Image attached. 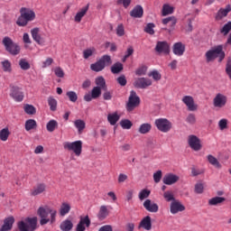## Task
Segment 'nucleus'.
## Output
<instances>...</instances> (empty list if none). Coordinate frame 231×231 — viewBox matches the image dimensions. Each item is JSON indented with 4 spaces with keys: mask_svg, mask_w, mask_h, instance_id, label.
I'll return each mask as SVG.
<instances>
[{
    "mask_svg": "<svg viewBox=\"0 0 231 231\" xmlns=\"http://www.w3.org/2000/svg\"><path fill=\"white\" fill-rule=\"evenodd\" d=\"M35 17H37V15L35 14V11H33V9L22 7L20 9V16L16 21V24L17 26H27L29 23L35 21Z\"/></svg>",
    "mask_w": 231,
    "mask_h": 231,
    "instance_id": "obj_1",
    "label": "nucleus"
},
{
    "mask_svg": "<svg viewBox=\"0 0 231 231\" xmlns=\"http://www.w3.org/2000/svg\"><path fill=\"white\" fill-rule=\"evenodd\" d=\"M217 58L219 59V62H221V60L225 59V51H223V45L215 46L206 52V59L208 62H211V60H214Z\"/></svg>",
    "mask_w": 231,
    "mask_h": 231,
    "instance_id": "obj_2",
    "label": "nucleus"
},
{
    "mask_svg": "<svg viewBox=\"0 0 231 231\" xmlns=\"http://www.w3.org/2000/svg\"><path fill=\"white\" fill-rule=\"evenodd\" d=\"M2 44L11 55H19V53H21V47L19 44L14 42V40L8 36L4 37Z\"/></svg>",
    "mask_w": 231,
    "mask_h": 231,
    "instance_id": "obj_3",
    "label": "nucleus"
},
{
    "mask_svg": "<svg viewBox=\"0 0 231 231\" xmlns=\"http://www.w3.org/2000/svg\"><path fill=\"white\" fill-rule=\"evenodd\" d=\"M82 141H74V142H64L63 143V149L65 151H69L73 152L75 156H80L82 154Z\"/></svg>",
    "mask_w": 231,
    "mask_h": 231,
    "instance_id": "obj_4",
    "label": "nucleus"
},
{
    "mask_svg": "<svg viewBox=\"0 0 231 231\" xmlns=\"http://www.w3.org/2000/svg\"><path fill=\"white\" fill-rule=\"evenodd\" d=\"M20 231H33L37 228V217H27L24 221L18 222Z\"/></svg>",
    "mask_w": 231,
    "mask_h": 231,
    "instance_id": "obj_5",
    "label": "nucleus"
},
{
    "mask_svg": "<svg viewBox=\"0 0 231 231\" xmlns=\"http://www.w3.org/2000/svg\"><path fill=\"white\" fill-rule=\"evenodd\" d=\"M112 64L111 56L104 55L98 61L90 65V69L92 71H102L106 66H110Z\"/></svg>",
    "mask_w": 231,
    "mask_h": 231,
    "instance_id": "obj_6",
    "label": "nucleus"
},
{
    "mask_svg": "<svg viewBox=\"0 0 231 231\" xmlns=\"http://www.w3.org/2000/svg\"><path fill=\"white\" fill-rule=\"evenodd\" d=\"M155 127L161 133H169L172 129V123L167 118H158L155 120Z\"/></svg>",
    "mask_w": 231,
    "mask_h": 231,
    "instance_id": "obj_7",
    "label": "nucleus"
},
{
    "mask_svg": "<svg viewBox=\"0 0 231 231\" xmlns=\"http://www.w3.org/2000/svg\"><path fill=\"white\" fill-rule=\"evenodd\" d=\"M139 106H140V97L136 95V92L134 90H132L130 92L128 102L126 104V110L129 112L134 111V108L138 107Z\"/></svg>",
    "mask_w": 231,
    "mask_h": 231,
    "instance_id": "obj_8",
    "label": "nucleus"
},
{
    "mask_svg": "<svg viewBox=\"0 0 231 231\" xmlns=\"http://www.w3.org/2000/svg\"><path fill=\"white\" fill-rule=\"evenodd\" d=\"M228 102V97L223 93H217L213 98V106L216 109H223Z\"/></svg>",
    "mask_w": 231,
    "mask_h": 231,
    "instance_id": "obj_9",
    "label": "nucleus"
},
{
    "mask_svg": "<svg viewBox=\"0 0 231 231\" xmlns=\"http://www.w3.org/2000/svg\"><path fill=\"white\" fill-rule=\"evenodd\" d=\"M188 145L192 149V151H201L203 144H201V139L199 137L190 134L188 136Z\"/></svg>",
    "mask_w": 231,
    "mask_h": 231,
    "instance_id": "obj_10",
    "label": "nucleus"
},
{
    "mask_svg": "<svg viewBox=\"0 0 231 231\" xmlns=\"http://www.w3.org/2000/svg\"><path fill=\"white\" fill-rule=\"evenodd\" d=\"M50 212H51V208L48 206L40 207L38 208V216L41 217V225H47V223H50V218L48 217Z\"/></svg>",
    "mask_w": 231,
    "mask_h": 231,
    "instance_id": "obj_11",
    "label": "nucleus"
},
{
    "mask_svg": "<svg viewBox=\"0 0 231 231\" xmlns=\"http://www.w3.org/2000/svg\"><path fill=\"white\" fill-rule=\"evenodd\" d=\"M10 97H13L14 102H23L24 100V92L19 87H12Z\"/></svg>",
    "mask_w": 231,
    "mask_h": 231,
    "instance_id": "obj_12",
    "label": "nucleus"
},
{
    "mask_svg": "<svg viewBox=\"0 0 231 231\" xmlns=\"http://www.w3.org/2000/svg\"><path fill=\"white\" fill-rule=\"evenodd\" d=\"M134 86L139 89H145L149 86H152V80L149 78H138L134 80Z\"/></svg>",
    "mask_w": 231,
    "mask_h": 231,
    "instance_id": "obj_13",
    "label": "nucleus"
},
{
    "mask_svg": "<svg viewBox=\"0 0 231 231\" xmlns=\"http://www.w3.org/2000/svg\"><path fill=\"white\" fill-rule=\"evenodd\" d=\"M31 35L37 44H39L40 46H44V42H46V41L44 40V38L41 37V29H39V27L32 29Z\"/></svg>",
    "mask_w": 231,
    "mask_h": 231,
    "instance_id": "obj_14",
    "label": "nucleus"
},
{
    "mask_svg": "<svg viewBox=\"0 0 231 231\" xmlns=\"http://www.w3.org/2000/svg\"><path fill=\"white\" fill-rule=\"evenodd\" d=\"M182 102L188 107L189 111H198V105L194 102V97L191 96H184Z\"/></svg>",
    "mask_w": 231,
    "mask_h": 231,
    "instance_id": "obj_15",
    "label": "nucleus"
},
{
    "mask_svg": "<svg viewBox=\"0 0 231 231\" xmlns=\"http://www.w3.org/2000/svg\"><path fill=\"white\" fill-rule=\"evenodd\" d=\"M178 181H180V176L174 173H166L162 178L164 185H174V183H178Z\"/></svg>",
    "mask_w": 231,
    "mask_h": 231,
    "instance_id": "obj_16",
    "label": "nucleus"
},
{
    "mask_svg": "<svg viewBox=\"0 0 231 231\" xmlns=\"http://www.w3.org/2000/svg\"><path fill=\"white\" fill-rule=\"evenodd\" d=\"M183 210H185V206L180 200L176 199L171 203L170 212L171 214H178V212H183Z\"/></svg>",
    "mask_w": 231,
    "mask_h": 231,
    "instance_id": "obj_17",
    "label": "nucleus"
},
{
    "mask_svg": "<svg viewBox=\"0 0 231 231\" xmlns=\"http://www.w3.org/2000/svg\"><path fill=\"white\" fill-rule=\"evenodd\" d=\"M90 225L91 220L89 219V216L81 217L76 227V231H86V226L89 227Z\"/></svg>",
    "mask_w": 231,
    "mask_h": 231,
    "instance_id": "obj_18",
    "label": "nucleus"
},
{
    "mask_svg": "<svg viewBox=\"0 0 231 231\" xmlns=\"http://www.w3.org/2000/svg\"><path fill=\"white\" fill-rule=\"evenodd\" d=\"M172 51L177 57H183L185 53V43L181 42H175L172 46Z\"/></svg>",
    "mask_w": 231,
    "mask_h": 231,
    "instance_id": "obj_19",
    "label": "nucleus"
},
{
    "mask_svg": "<svg viewBox=\"0 0 231 231\" xmlns=\"http://www.w3.org/2000/svg\"><path fill=\"white\" fill-rule=\"evenodd\" d=\"M143 207L145 210L152 213H156L160 209V207H158V204H156L154 201L151 199H146L143 202Z\"/></svg>",
    "mask_w": 231,
    "mask_h": 231,
    "instance_id": "obj_20",
    "label": "nucleus"
},
{
    "mask_svg": "<svg viewBox=\"0 0 231 231\" xmlns=\"http://www.w3.org/2000/svg\"><path fill=\"white\" fill-rule=\"evenodd\" d=\"M171 47L167 42H158L155 46L157 53H169Z\"/></svg>",
    "mask_w": 231,
    "mask_h": 231,
    "instance_id": "obj_21",
    "label": "nucleus"
},
{
    "mask_svg": "<svg viewBox=\"0 0 231 231\" xmlns=\"http://www.w3.org/2000/svg\"><path fill=\"white\" fill-rule=\"evenodd\" d=\"M14 223H15V218L14 217H9L5 219L4 225L0 231H9L12 230V226H14Z\"/></svg>",
    "mask_w": 231,
    "mask_h": 231,
    "instance_id": "obj_22",
    "label": "nucleus"
},
{
    "mask_svg": "<svg viewBox=\"0 0 231 231\" xmlns=\"http://www.w3.org/2000/svg\"><path fill=\"white\" fill-rule=\"evenodd\" d=\"M131 17L135 19H140L143 17V7L142 5H136L134 9L130 12Z\"/></svg>",
    "mask_w": 231,
    "mask_h": 231,
    "instance_id": "obj_23",
    "label": "nucleus"
},
{
    "mask_svg": "<svg viewBox=\"0 0 231 231\" xmlns=\"http://www.w3.org/2000/svg\"><path fill=\"white\" fill-rule=\"evenodd\" d=\"M229 12H231V5H228L226 6V8H221L218 10L217 15H216V20L217 21H221L224 17H226L228 15Z\"/></svg>",
    "mask_w": 231,
    "mask_h": 231,
    "instance_id": "obj_24",
    "label": "nucleus"
},
{
    "mask_svg": "<svg viewBox=\"0 0 231 231\" xmlns=\"http://www.w3.org/2000/svg\"><path fill=\"white\" fill-rule=\"evenodd\" d=\"M46 190V184L44 183H39L36 186L33 187V189L31 190L32 196H39V194H42Z\"/></svg>",
    "mask_w": 231,
    "mask_h": 231,
    "instance_id": "obj_25",
    "label": "nucleus"
},
{
    "mask_svg": "<svg viewBox=\"0 0 231 231\" xmlns=\"http://www.w3.org/2000/svg\"><path fill=\"white\" fill-rule=\"evenodd\" d=\"M89 10V5L82 7L75 15L74 21L75 23H80L82 21V18L88 14V11Z\"/></svg>",
    "mask_w": 231,
    "mask_h": 231,
    "instance_id": "obj_26",
    "label": "nucleus"
},
{
    "mask_svg": "<svg viewBox=\"0 0 231 231\" xmlns=\"http://www.w3.org/2000/svg\"><path fill=\"white\" fill-rule=\"evenodd\" d=\"M118 120H120V114H118V112H113L108 114L107 121L110 124V125H116Z\"/></svg>",
    "mask_w": 231,
    "mask_h": 231,
    "instance_id": "obj_27",
    "label": "nucleus"
},
{
    "mask_svg": "<svg viewBox=\"0 0 231 231\" xmlns=\"http://www.w3.org/2000/svg\"><path fill=\"white\" fill-rule=\"evenodd\" d=\"M0 64H1L2 71H4V73H11L13 71L11 60H4L0 62Z\"/></svg>",
    "mask_w": 231,
    "mask_h": 231,
    "instance_id": "obj_28",
    "label": "nucleus"
},
{
    "mask_svg": "<svg viewBox=\"0 0 231 231\" xmlns=\"http://www.w3.org/2000/svg\"><path fill=\"white\" fill-rule=\"evenodd\" d=\"M69 210H71V205L68 202H62L60 208V216H67L69 214Z\"/></svg>",
    "mask_w": 231,
    "mask_h": 231,
    "instance_id": "obj_29",
    "label": "nucleus"
},
{
    "mask_svg": "<svg viewBox=\"0 0 231 231\" xmlns=\"http://www.w3.org/2000/svg\"><path fill=\"white\" fill-rule=\"evenodd\" d=\"M171 14H174V6L169 4H164L162 9V15L165 17L167 15H171Z\"/></svg>",
    "mask_w": 231,
    "mask_h": 231,
    "instance_id": "obj_30",
    "label": "nucleus"
},
{
    "mask_svg": "<svg viewBox=\"0 0 231 231\" xmlns=\"http://www.w3.org/2000/svg\"><path fill=\"white\" fill-rule=\"evenodd\" d=\"M10 134H12V133L10 132V128H8V126L1 129L0 130L1 142H7L8 138H10Z\"/></svg>",
    "mask_w": 231,
    "mask_h": 231,
    "instance_id": "obj_31",
    "label": "nucleus"
},
{
    "mask_svg": "<svg viewBox=\"0 0 231 231\" xmlns=\"http://www.w3.org/2000/svg\"><path fill=\"white\" fill-rule=\"evenodd\" d=\"M152 129V125L151 124L144 123L139 126L138 133H140V134H147V133H151Z\"/></svg>",
    "mask_w": 231,
    "mask_h": 231,
    "instance_id": "obj_32",
    "label": "nucleus"
},
{
    "mask_svg": "<svg viewBox=\"0 0 231 231\" xmlns=\"http://www.w3.org/2000/svg\"><path fill=\"white\" fill-rule=\"evenodd\" d=\"M207 160L208 163H210V165H213V167H216L217 169H221V163L219 162L217 158H216L214 155L212 154L208 155Z\"/></svg>",
    "mask_w": 231,
    "mask_h": 231,
    "instance_id": "obj_33",
    "label": "nucleus"
},
{
    "mask_svg": "<svg viewBox=\"0 0 231 231\" xmlns=\"http://www.w3.org/2000/svg\"><path fill=\"white\" fill-rule=\"evenodd\" d=\"M107 216H109V209H107V206H101L97 214L98 219H106Z\"/></svg>",
    "mask_w": 231,
    "mask_h": 231,
    "instance_id": "obj_34",
    "label": "nucleus"
},
{
    "mask_svg": "<svg viewBox=\"0 0 231 231\" xmlns=\"http://www.w3.org/2000/svg\"><path fill=\"white\" fill-rule=\"evenodd\" d=\"M57 127H59V123L55 119L50 120L46 125L48 133H53Z\"/></svg>",
    "mask_w": 231,
    "mask_h": 231,
    "instance_id": "obj_35",
    "label": "nucleus"
},
{
    "mask_svg": "<svg viewBox=\"0 0 231 231\" xmlns=\"http://www.w3.org/2000/svg\"><path fill=\"white\" fill-rule=\"evenodd\" d=\"M140 226L144 228V230H151L152 224H151V217H145L140 223Z\"/></svg>",
    "mask_w": 231,
    "mask_h": 231,
    "instance_id": "obj_36",
    "label": "nucleus"
},
{
    "mask_svg": "<svg viewBox=\"0 0 231 231\" xmlns=\"http://www.w3.org/2000/svg\"><path fill=\"white\" fill-rule=\"evenodd\" d=\"M37 129V121L34 119H28L25 121V131H32Z\"/></svg>",
    "mask_w": 231,
    "mask_h": 231,
    "instance_id": "obj_37",
    "label": "nucleus"
},
{
    "mask_svg": "<svg viewBox=\"0 0 231 231\" xmlns=\"http://www.w3.org/2000/svg\"><path fill=\"white\" fill-rule=\"evenodd\" d=\"M226 200V199L223 197H214L208 200V205H211L212 207H216V205H219Z\"/></svg>",
    "mask_w": 231,
    "mask_h": 231,
    "instance_id": "obj_38",
    "label": "nucleus"
},
{
    "mask_svg": "<svg viewBox=\"0 0 231 231\" xmlns=\"http://www.w3.org/2000/svg\"><path fill=\"white\" fill-rule=\"evenodd\" d=\"M73 228V222L71 220L66 219L60 224V230L69 231Z\"/></svg>",
    "mask_w": 231,
    "mask_h": 231,
    "instance_id": "obj_39",
    "label": "nucleus"
},
{
    "mask_svg": "<svg viewBox=\"0 0 231 231\" xmlns=\"http://www.w3.org/2000/svg\"><path fill=\"white\" fill-rule=\"evenodd\" d=\"M47 102L51 111H57L58 102H57V99H55V97L51 96L49 97L47 99Z\"/></svg>",
    "mask_w": 231,
    "mask_h": 231,
    "instance_id": "obj_40",
    "label": "nucleus"
},
{
    "mask_svg": "<svg viewBox=\"0 0 231 231\" xmlns=\"http://www.w3.org/2000/svg\"><path fill=\"white\" fill-rule=\"evenodd\" d=\"M23 111L26 115H35V113H37V108H35L33 105L25 104L23 106Z\"/></svg>",
    "mask_w": 231,
    "mask_h": 231,
    "instance_id": "obj_41",
    "label": "nucleus"
},
{
    "mask_svg": "<svg viewBox=\"0 0 231 231\" xmlns=\"http://www.w3.org/2000/svg\"><path fill=\"white\" fill-rule=\"evenodd\" d=\"M19 66L23 71H28L32 68L28 60L23 58L19 60Z\"/></svg>",
    "mask_w": 231,
    "mask_h": 231,
    "instance_id": "obj_42",
    "label": "nucleus"
},
{
    "mask_svg": "<svg viewBox=\"0 0 231 231\" xmlns=\"http://www.w3.org/2000/svg\"><path fill=\"white\" fill-rule=\"evenodd\" d=\"M123 69L124 65L120 62H116L111 67V71L112 73H114V75L120 73V71H122Z\"/></svg>",
    "mask_w": 231,
    "mask_h": 231,
    "instance_id": "obj_43",
    "label": "nucleus"
},
{
    "mask_svg": "<svg viewBox=\"0 0 231 231\" xmlns=\"http://www.w3.org/2000/svg\"><path fill=\"white\" fill-rule=\"evenodd\" d=\"M219 131H226L228 129V119L222 118L218 121Z\"/></svg>",
    "mask_w": 231,
    "mask_h": 231,
    "instance_id": "obj_44",
    "label": "nucleus"
},
{
    "mask_svg": "<svg viewBox=\"0 0 231 231\" xmlns=\"http://www.w3.org/2000/svg\"><path fill=\"white\" fill-rule=\"evenodd\" d=\"M75 127L78 129L79 133L84 131L86 129V122L81 119H78L74 122Z\"/></svg>",
    "mask_w": 231,
    "mask_h": 231,
    "instance_id": "obj_45",
    "label": "nucleus"
},
{
    "mask_svg": "<svg viewBox=\"0 0 231 231\" xmlns=\"http://www.w3.org/2000/svg\"><path fill=\"white\" fill-rule=\"evenodd\" d=\"M169 23H171V28H174V26H176V23H178V21L176 20V17H174V16H170V17L162 19V24L167 25V24H169Z\"/></svg>",
    "mask_w": 231,
    "mask_h": 231,
    "instance_id": "obj_46",
    "label": "nucleus"
},
{
    "mask_svg": "<svg viewBox=\"0 0 231 231\" xmlns=\"http://www.w3.org/2000/svg\"><path fill=\"white\" fill-rule=\"evenodd\" d=\"M163 198H164L165 201H168V202L171 201V203H172L173 201H176V199H174V193H172V191H171V190L165 191L163 193Z\"/></svg>",
    "mask_w": 231,
    "mask_h": 231,
    "instance_id": "obj_47",
    "label": "nucleus"
},
{
    "mask_svg": "<svg viewBox=\"0 0 231 231\" xmlns=\"http://www.w3.org/2000/svg\"><path fill=\"white\" fill-rule=\"evenodd\" d=\"M151 196V190L147 189H142L140 192H139V199L141 201H143V199H147V198Z\"/></svg>",
    "mask_w": 231,
    "mask_h": 231,
    "instance_id": "obj_48",
    "label": "nucleus"
},
{
    "mask_svg": "<svg viewBox=\"0 0 231 231\" xmlns=\"http://www.w3.org/2000/svg\"><path fill=\"white\" fill-rule=\"evenodd\" d=\"M120 125L123 129H131L133 127V123L129 119H122Z\"/></svg>",
    "mask_w": 231,
    "mask_h": 231,
    "instance_id": "obj_49",
    "label": "nucleus"
},
{
    "mask_svg": "<svg viewBox=\"0 0 231 231\" xmlns=\"http://www.w3.org/2000/svg\"><path fill=\"white\" fill-rule=\"evenodd\" d=\"M95 48H88L86 49L85 51H83V58L84 59H89V57H93V55H95Z\"/></svg>",
    "mask_w": 231,
    "mask_h": 231,
    "instance_id": "obj_50",
    "label": "nucleus"
},
{
    "mask_svg": "<svg viewBox=\"0 0 231 231\" xmlns=\"http://www.w3.org/2000/svg\"><path fill=\"white\" fill-rule=\"evenodd\" d=\"M154 28H156V25L154 23H147V25L144 28V32L146 33H149V35H154Z\"/></svg>",
    "mask_w": 231,
    "mask_h": 231,
    "instance_id": "obj_51",
    "label": "nucleus"
},
{
    "mask_svg": "<svg viewBox=\"0 0 231 231\" xmlns=\"http://www.w3.org/2000/svg\"><path fill=\"white\" fill-rule=\"evenodd\" d=\"M147 74V66L143 65L141 67H139L136 70H135V75H137L138 77H142L143 75Z\"/></svg>",
    "mask_w": 231,
    "mask_h": 231,
    "instance_id": "obj_52",
    "label": "nucleus"
},
{
    "mask_svg": "<svg viewBox=\"0 0 231 231\" xmlns=\"http://www.w3.org/2000/svg\"><path fill=\"white\" fill-rule=\"evenodd\" d=\"M91 95L94 99L98 98V97H100V95H102V88H100V87H94L91 91Z\"/></svg>",
    "mask_w": 231,
    "mask_h": 231,
    "instance_id": "obj_53",
    "label": "nucleus"
},
{
    "mask_svg": "<svg viewBox=\"0 0 231 231\" xmlns=\"http://www.w3.org/2000/svg\"><path fill=\"white\" fill-rule=\"evenodd\" d=\"M96 84L97 88L104 89L106 88V79H104V77H98L96 79Z\"/></svg>",
    "mask_w": 231,
    "mask_h": 231,
    "instance_id": "obj_54",
    "label": "nucleus"
},
{
    "mask_svg": "<svg viewBox=\"0 0 231 231\" xmlns=\"http://www.w3.org/2000/svg\"><path fill=\"white\" fill-rule=\"evenodd\" d=\"M116 32L118 37H124V35H125V29L124 28V24H118L116 29Z\"/></svg>",
    "mask_w": 231,
    "mask_h": 231,
    "instance_id": "obj_55",
    "label": "nucleus"
},
{
    "mask_svg": "<svg viewBox=\"0 0 231 231\" xmlns=\"http://www.w3.org/2000/svg\"><path fill=\"white\" fill-rule=\"evenodd\" d=\"M230 30H231V22H228L222 27V29L220 30V33H222L223 35H228V33L230 32Z\"/></svg>",
    "mask_w": 231,
    "mask_h": 231,
    "instance_id": "obj_56",
    "label": "nucleus"
},
{
    "mask_svg": "<svg viewBox=\"0 0 231 231\" xmlns=\"http://www.w3.org/2000/svg\"><path fill=\"white\" fill-rule=\"evenodd\" d=\"M67 97L70 102H77V100H79V96H77V92L75 91H68Z\"/></svg>",
    "mask_w": 231,
    "mask_h": 231,
    "instance_id": "obj_57",
    "label": "nucleus"
},
{
    "mask_svg": "<svg viewBox=\"0 0 231 231\" xmlns=\"http://www.w3.org/2000/svg\"><path fill=\"white\" fill-rule=\"evenodd\" d=\"M162 176H163V173L162 172V170L157 171L153 173V181L154 183H160L162 181Z\"/></svg>",
    "mask_w": 231,
    "mask_h": 231,
    "instance_id": "obj_58",
    "label": "nucleus"
},
{
    "mask_svg": "<svg viewBox=\"0 0 231 231\" xmlns=\"http://www.w3.org/2000/svg\"><path fill=\"white\" fill-rule=\"evenodd\" d=\"M148 77H152L153 80H162V74L158 70L151 71Z\"/></svg>",
    "mask_w": 231,
    "mask_h": 231,
    "instance_id": "obj_59",
    "label": "nucleus"
},
{
    "mask_svg": "<svg viewBox=\"0 0 231 231\" xmlns=\"http://www.w3.org/2000/svg\"><path fill=\"white\" fill-rule=\"evenodd\" d=\"M54 74H55L56 77H58L59 79L64 78V70H63L62 68H60V67H56V68L54 69Z\"/></svg>",
    "mask_w": 231,
    "mask_h": 231,
    "instance_id": "obj_60",
    "label": "nucleus"
},
{
    "mask_svg": "<svg viewBox=\"0 0 231 231\" xmlns=\"http://www.w3.org/2000/svg\"><path fill=\"white\" fill-rule=\"evenodd\" d=\"M53 64V59L52 58H47L46 60L42 61V68H50Z\"/></svg>",
    "mask_w": 231,
    "mask_h": 231,
    "instance_id": "obj_61",
    "label": "nucleus"
},
{
    "mask_svg": "<svg viewBox=\"0 0 231 231\" xmlns=\"http://www.w3.org/2000/svg\"><path fill=\"white\" fill-rule=\"evenodd\" d=\"M49 214L51 215V219L49 222H51V224H53L55 222V219L57 217V210L55 209H51V211L49 212Z\"/></svg>",
    "mask_w": 231,
    "mask_h": 231,
    "instance_id": "obj_62",
    "label": "nucleus"
},
{
    "mask_svg": "<svg viewBox=\"0 0 231 231\" xmlns=\"http://www.w3.org/2000/svg\"><path fill=\"white\" fill-rule=\"evenodd\" d=\"M117 82L120 86H125L127 84V79H125V76L122 75L117 78Z\"/></svg>",
    "mask_w": 231,
    "mask_h": 231,
    "instance_id": "obj_63",
    "label": "nucleus"
},
{
    "mask_svg": "<svg viewBox=\"0 0 231 231\" xmlns=\"http://www.w3.org/2000/svg\"><path fill=\"white\" fill-rule=\"evenodd\" d=\"M107 197L112 201V203L116 202V199H118V198H116V194L115 193V191H109L107 193Z\"/></svg>",
    "mask_w": 231,
    "mask_h": 231,
    "instance_id": "obj_64",
    "label": "nucleus"
}]
</instances>
